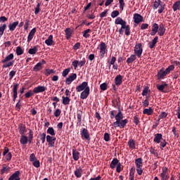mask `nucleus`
Instances as JSON below:
<instances>
[{"mask_svg":"<svg viewBox=\"0 0 180 180\" xmlns=\"http://www.w3.org/2000/svg\"><path fill=\"white\" fill-rule=\"evenodd\" d=\"M115 25H120L121 27L118 30L119 34L123 35V33H124V31L123 30L124 29L125 30V34L126 36H130V26L127 25L126 21L123 20V18L118 17L115 20Z\"/></svg>","mask_w":180,"mask_h":180,"instance_id":"1","label":"nucleus"},{"mask_svg":"<svg viewBox=\"0 0 180 180\" xmlns=\"http://www.w3.org/2000/svg\"><path fill=\"white\" fill-rule=\"evenodd\" d=\"M115 122H113L114 127H120V129H124L126 124L129 123L127 119L123 120V113L119 110L118 113L115 115Z\"/></svg>","mask_w":180,"mask_h":180,"instance_id":"2","label":"nucleus"},{"mask_svg":"<svg viewBox=\"0 0 180 180\" xmlns=\"http://www.w3.org/2000/svg\"><path fill=\"white\" fill-rule=\"evenodd\" d=\"M134 55L138 57V58H141V56L143 54V46L141 43L136 44L135 45L134 49Z\"/></svg>","mask_w":180,"mask_h":180,"instance_id":"3","label":"nucleus"},{"mask_svg":"<svg viewBox=\"0 0 180 180\" xmlns=\"http://www.w3.org/2000/svg\"><path fill=\"white\" fill-rule=\"evenodd\" d=\"M135 164L136 165V172L138 175H141V174H143V159L141 158L136 159Z\"/></svg>","mask_w":180,"mask_h":180,"instance_id":"4","label":"nucleus"},{"mask_svg":"<svg viewBox=\"0 0 180 180\" xmlns=\"http://www.w3.org/2000/svg\"><path fill=\"white\" fill-rule=\"evenodd\" d=\"M108 48V46H106V44L105 42H101L99 45V50H100V56L101 58H103L105 57V54H106V51L108 50L106 49Z\"/></svg>","mask_w":180,"mask_h":180,"instance_id":"5","label":"nucleus"},{"mask_svg":"<svg viewBox=\"0 0 180 180\" xmlns=\"http://www.w3.org/2000/svg\"><path fill=\"white\" fill-rule=\"evenodd\" d=\"M86 88H89L88 86V82H83L81 84L76 87L77 92H82V91H85Z\"/></svg>","mask_w":180,"mask_h":180,"instance_id":"6","label":"nucleus"},{"mask_svg":"<svg viewBox=\"0 0 180 180\" xmlns=\"http://www.w3.org/2000/svg\"><path fill=\"white\" fill-rule=\"evenodd\" d=\"M56 136H51L50 135L46 136V141L48 142V145L50 147H54V145L56 144Z\"/></svg>","mask_w":180,"mask_h":180,"instance_id":"7","label":"nucleus"},{"mask_svg":"<svg viewBox=\"0 0 180 180\" xmlns=\"http://www.w3.org/2000/svg\"><path fill=\"white\" fill-rule=\"evenodd\" d=\"M160 177L162 180H168V167H162V172L160 174Z\"/></svg>","mask_w":180,"mask_h":180,"instance_id":"8","label":"nucleus"},{"mask_svg":"<svg viewBox=\"0 0 180 180\" xmlns=\"http://www.w3.org/2000/svg\"><path fill=\"white\" fill-rule=\"evenodd\" d=\"M144 18L141 16V15L139 13L134 14V23L136 25H139V23H141V22H143Z\"/></svg>","mask_w":180,"mask_h":180,"instance_id":"9","label":"nucleus"},{"mask_svg":"<svg viewBox=\"0 0 180 180\" xmlns=\"http://www.w3.org/2000/svg\"><path fill=\"white\" fill-rule=\"evenodd\" d=\"M75 79H77V73H72L66 79L65 84L70 85L73 81H75Z\"/></svg>","mask_w":180,"mask_h":180,"instance_id":"10","label":"nucleus"},{"mask_svg":"<svg viewBox=\"0 0 180 180\" xmlns=\"http://www.w3.org/2000/svg\"><path fill=\"white\" fill-rule=\"evenodd\" d=\"M8 180H20V172H15L9 178Z\"/></svg>","mask_w":180,"mask_h":180,"instance_id":"11","label":"nucleus"},{"mask_svg":"<svg viewBox=\"0 0 180 180\" xmlns=\"http://www.w3.org/2000/svg\"><path fill=\"white\" fill-rule=\"evenodd\" d=\"M47 89L46 86H38L37 87H34L33 89L34 94H40L41 92H44Z\"/></svg>","mask_w":180,"mask_h":180,"instance_id":"12","label":"nucleus"},{"mask_svg":"<svg viewBox=\"0 0 180 180\" xmlns=\"http://www.w3.org/2000/svg\"><path fill=\"white\" fill-rule=\"evenodd\" d=\"M89 92H90V89L87 87L85 90H84L81 93L80 99H86V98L89 96Z\"/></svg>","mask_w":180,"mask_h":180,"instance_id":"13","label":"nucleus"},{"mask_svg":"<svg viewBox=\"0 0 180 180\" xmlns=\"http://www.w3.org/2000/svg\"><path fill=\"white\" fill-rule=\"evenodd\" d=\"M167 73L164 70V68H162L158 72V79H164L165 77H167Z\"/></svg>","mask_w":180,"mask_h":180,"instance_id":"14","label":"nucleus"},{"mask_svg":"<svg viewBox=\"0 0 180 180\" xmlns=\"http://www.w3.org/2000/svg\"><path fill=\"white\" fill-rule=\"evenodd\" d=\"M34 34H36V27H34L29 33L27 37V42L30 43L32 40H33V37H34Z\"/></svg>","mask_w":180,"mask_h":180,"instance_id":"15","label":"nucleus"},{"mask_svg":"<svg viewBox=\"0 0 180 180\" xmlns=\"http://www.w3.org/2000/svg\"><path fill=\"white\" fill-rule=\"evenodd\" d=\"M19 86V84H15L13 87V101L15 102L16 101V98H18V88Z\"/></svg>","mask_w":180,"mask_h":180,"instance_id":"16","label":"nucleus"},{"mask_svg":"<svg viewBox=\"0 0 180 180\" xmlns=\"http://www.w3.org/2000/svg\"><path fill=\"white\" fill-rule=\"evenodd\" d=\"M159 29H160V27L158 26V24L154 23L152 27V32H150V35L155 36Z\"/></svg>","mask_w":180,"mask_h":180,"instance_id":"17","label":"nucleus"},{"mask_svg":"<svg viewBox=\"0 0 180 180\" xmlns=\"http://www.w3.org/2000/svg\"><path fill=\"white\" fill-rule=\"evenodd\" d=\"M122 82H123V76L121 75H117L115 79V85H122Z\"/></svg>","mask_w":180,"mask_h":180,"instance_id":"18","label":"nucleus"},{"mask_svg":"<svg viewBox=\"0 0 180 180\" xmlns=\"http://www.w3.org/2000/svg\"><path fill=\"white\" fill-rule=\"evenodd\" d=\"M72 158L75 161H78L79 160V152L77 149H72Z\"/></svg>","mask_w":180,"mask_h":180,"instance_id":"19","label":"nucleus"},{"mask_svg":"<svg viewBox=\"0 0 180 180\" xmlns=\"http://www.w3.org/2000/svg\"><path fill=\"white\" fill-rule=\"evenodd\" d=\"M65 33L67 40H70V39H71V36H72V30L71 28H66L65 30Z\"/></svg>","mask_w":180,"mask_h":180,"instance_id":"20","label":"nucleus"},{"mask_svg":"<svg viewBox=\"0 0 180 180\" xmlns=\"http://www.w3.org/2000/svg\"><path fill=\"white\" fill-rule=\"evenodd\" d=\"M128 146L131 150H136V141L133 139H129L128 141Z\"/></svg>","mask_w":180,"mask_h":180,"instance_id":"21","label":"nucleus"},{"mask_svg":"<svg viewBox=\"0 0 180 180\" xmlns=\"http://www.w3.org/2000/svg\"><path fill=\"white\" fill-rule=\"evenodd\" d=\"M18 129L20 134H21V136L25 135V133L26 131V125L23 124H20L18 126Z\"/></svg>","mask_w":180,"mask_h":180,"instance_id":"22","label":"nucleus"},{"mask_svg":"<svg viewBox=\"0 0 180 180\" xmlns=\"http://www.w3.org/2000/svg\"><path fill=\"white\" fill-rule=\"evenodd\" d=\"M18 25H19L18 21H15V22H13V23H10L8 25V29H9L10 32H13V30H15V29H16Z\"/></svg>","mask_w":180,"mask_h":180,"instance_id":"23","label":"nucleus"},{"mask_svg":"<svg viewBox=\"0 0 180 180\" xmlns=\"http://www.w3.org/2000/svg\"><path fill=\"white\" fill-rule=\"evenodd\" d=\"M161 140H162V134H155V138L153 139L155 143L160 144V143H161Z\"/></svg>","mask_w":180,"mask_h":180,"instance_id":"24","label":"nucleus"},{"mask_svg":"<svg viewBox=\"0 0 180 180\" xmlns=\"http://www.w3.org/2000/svg\"><path fill=\"white\" fill-rule=\"evenodd\" d=\"M165 27L164 26V25H160V26H159V30H158V34L159 35V36H162L163 34H165Z\"/></svg>","mask_w":180,"mask_h":180,"instance_id":"25","label":"nucleus"},{"mask_svg":"<svg viewBox=\"0 0 180 180\" xmlns=\"http://www.w3.org/2000/svg\"><path fill=\"white\" fill-rule=\"evenodd\" d=\"M158 41V37H155L150 42H149V48L154 49Z\"/></svg>","mask_w":180,"mask_h":180,"instance_id":"26","label":"nucleus"},{"mask_svg":"<svg viewBox=\"0 0 180 180\" xmlns=\"http://www.w3.org/2000/svg\"><path fill=\"white\" fill-rule=\"evenodd\" d=\"M119 160H117V158H114L110 165V167L112 169L116 168V166H117V165L119 164Z\"/></svg>","mask_w":180,"mask_h":180,"instance_id":"27","label":"nucleus"},{"mask_svg":"<svg viewBox=\"0 0 180 180\" xmlns=\"http://www.w3.org/2000/svg\"><path fill=\"white\" fill-rule=\"evenodd\" d=\"M82 137H84L86 140H88L89 139V134L88 133V129L84 128L82 130V134H81Z\"/></svg>","mask_w":180,"mask_h":180,"instance_id":"28","label":"nucleus"},{"mask_svg":"<svg viewBox=\"0 0 180 180\" xmlns=\"http://www.w3.org/2000/svg\"><path fill=\"white\" fill-rule=\"evenodd\" d=\"M75 175L76 178H81L82 176V169L81 167L76 169Z\"/></svg>","mask_w":180,"mask_h":180,"instance_id":"29","label":"nucleus"},{"mask_svg":"<svg viewBox=\"0 0 180 180\" xmlns=\"http://www.w3.org/2000/svg\"><path fill=\"white\" fill-rule=\"evenodd\" d=\"M137 58L136 55H131L129 58H127V64H131V63H134V61H136Z\"/></svg>","mask_w":180,"mask_h":180,"instance_id":"30","label":"nucleus"},{"mask_svg":"<svg viewBox=\"0 0 180 180\" xmlns=\"http://www.w3.org/2000/svg\"><path fill=\"white\" fill-rule=\"evenodd\" d=\"M143 115H148V116H151V115L154 113V110L151 108H146L143 110Z\"/></svg>","mask_w":180,"mask_h":180,"instance_id":"31","label":"nucleus"},{"mask_svg":"<svg viewBox=\"0 0 180 180\" xmlns=\"http://www.w3.org/2000/svg\"><path fill=\"white\" fill-rule=\"evenodd\" d=\"M28 141H29V139H27V136L25 135H21V138L20 140V144H22V146H25V144H27Z\"/></svg>","mask_w":180,"mask_h":180,"instance_id":"32","label":"nucleus"},{"mask_svg":"<svg viewBox=\"0 0 180 180\" xmlns=\"http://www.w3.org/2000/svg\"><path fill=\"white\" fill-rule=\"evenodd\" d=\"M13 53H10L7 56L4 60H1V63H8V61H11V60H13Z\"/></svg>","mask_w":180,"mask_h":180,"instance_id":"33","label":"nucleus"},{"mask_svg":"<svg viewBox=\"0 0 180 180\" xmlns=\"http://www.w3.org/2000/svg\"><path fill=\"white\" fill-rule=\"evenodd\" d=\"M53 35H49L48 39L45 41L46 46H53Z\"/></svg>","mask_w":180,"mask_h":180,"instance_id":"34","label":"nucleus"},{"mask_svg":"<svg viewBox=\"0 0 180 180\" xmlns=\"http://www.w3.org/2000/svg\"><path fill=\"white\" fill-rule=\"evenodd\" d=\"M70 101L71 100L70 99V97H65V96L62 97V103L63 105H70Z\"/></svg>","mask_w":180,"mask_h":180,"instance_id":"35","label":"nucleus"},{"mask_svg":"<svg viewBox=\"0 0 180 180\" xmlns=\"http://www.w3.org/2000/svg\"><path fill=\"white\" fill-rule=\"evenodd\" d=\"M77 126H81L82 122V113L77 112Z\"/></svg>","mask_w":180,"mask_h":180,"instance_id":"36","label":"nucleus"},{"mask_svg":"<svg viewBox=\"0 0 180 180\" xmlns=\"http://www.w3.org/2000/svg\"><path fill=\"white\" fill-rule=\"evenodd\" d=\"M179 8H180V1H177L173 4L174 12H176V11L179 9Z\"/></svg>","mask_w":180,"mask_h":180,"instance_id":"37","label":"nucleus"},{"mask_svg":"<svg viewBox=\"0 0 180 180\" xmlns=\"http://www.w3.org/2000/svg\"><path fill=\"white\" fill-rule=\"evenodd\" d=\"M43 68V66L41 65V63H38L37 65H34L33 70L35 71V72H37V71H40Z\"/></svg>","mask_w":180,"mask_h":180,"instance_id":"38","label":"nucleus"},{"mask_svg":"<svg viewBox=\"0 0 180 180\" xmlns=\"http://www.w3.org/2000/svg\"><path fill=\"white\" fill-rule=\"evenodd\" d=\"M46 133L47 134H50L51 136H56V132L54 131V128L53 127L48 128Z\"/></svg>","mask_w":180,"mask_h":180,"instance_id":"39","label":"nucleus"},{"mask_svg":"<svg viewBox=\"0 0 180 180\" xmlns=\"http://www.w3.org/2000/svg\"><path fill=\"white\" fill-rule=\"evenodd\" d=\"M11 167H8V166H3V168L1 169V174L4 175V174L8 172V171H10Z\"/></svg>","mask_w":180,"mask_h":180,"instance_id":"40","label":"nucleus"},{"mask_svg":"<svg viewBox=\"0 0 180 180\" xmlns=\"http://www.w3.org/2000/svg\"><path fill=\"white\" fill-rule=\"evenodd\" d=\"M15 53H16L17 56H22V54H23V53H25V51H23V49H22V47L18 46L16 48Z\"/></svg>","mask_w":180,"mask_h":180,"instance_id":"41","label":"nucleus"},{"mask_svg":"<svg viewBox=\"0 0 180 180\" xmlns=\"http://www.w3.org/2000/svg\"><path fill=\"white\" fill-rule=\"evenodd\" d=\"M28 141L30 144L33 141V131L32 129H29Z\"/></svg>","mask_w":180,"mask_h":180,"instance_id":"42","label":"nucleus"},{"mask_svg":"<svg viewBox=\"0 0 180 180\" xmlns=\"http://www.w3.org/2000/svg\"><path fill=\"white\" fill-rule=\"evenodd\" d=\"M149 151L150 154H153L155 157H158V152H157V150H155L154 148L150 147L149 148Z\"/></svg>","mask_w":180,"mask_h":180,"instance_id":"43","label":"nucleus"},{"mask_svg":"<svg viewBox=\"0 0 180 180\" xmlns=\"http://www.w3.org/2000/svg\"><path fill=\"white\" fill-rule=\"evenodd\" d=\"M89 33H91V29H87L83 32V37L88 39L91 36Z\"/></svg>","mask_w":180,"mask_h":180,"instance_id":"44","label":"nucleus"},{"mask_svg":"<svg viewBox=\"0 0 180 180\" xmlns=\"http://www.w3.org/2000/svg\"><path fill=\"white\" fill-rule=\"evenodd\" d=\"M174 69H175V66H174V65H171L167 68H166L165 71L166 74L168 75L169 74V72H171V71H174Z\"/></svg>","mask_w":180,"mask_h":180,"instance_id":"45","label":"nucleus"},{"mask_svg":"<svg viewBox=\"0 0 180 180\" xmlns=\"http://www.w3.org/2000/svg\"><path fill=\"white\" fill-rule=\"evenodd\" d=\"M13 60L6 63L2 65V68H9V67H12V65H13Z\"/></svg>","mask_w":180,"mask_h":180,"instance_id":"46","label":"nucleus"},{"mask_svg":"<svg viewBox=\"0 0 180 180\" xmlns=\"http://www.w3.org/2000/svg\"><path fill=\"white\" fill-rule=\"evenodd\" d=\"M40 140L41 141L42 144H44L46 143V139L47 136H46V133H42L39 134Z\"/></svg>","mask_w":180,"mask_h":180,"instance_id":"47","label":"nucleus"},{"mask_svg":"<svg viewBox=\"0 0 180 180\" xmlns=\"http://www.w3.org/2000/svg\"><path fill=\"white\" fill-rule=\"evenodd\" d=\"M5 29H6V24H4L0 26V36L4 35V32H5Z\"/></svg>","mask_w":180,"mask_h":180,"instance_id":"48","label":"nucleus"},{"mask_svg":"<svg viewBox=\"0 0 180 180\" xmlns=\"http://www.w3.org/2000/svg\"><path fill=\"white\" fill-rule=\"evenodd\" d=\"M119 15H120V13H119V11H113L111 13V18L115 19V18H117V16H119Z\"/></svg>","mask_w":180,"mask_h":180,"instance_id":"49","label":"nucleus"},{"mask_svg":"<svg viewBox=\"0 0 180 180\" xmlns=\"http://www.w3.org/2000/svg\"><path fill=\"white\" fill-rule=\"evenodd\" d=\"M28 53L29 54H36L37 53V48L34 46L32 49H30Z\"/></svg>","mask_w":180,"mask_h":180,"instance_id":"50","label":"nucleus"},{"mask_svg":"<svg viewBox=\"0 0 180 180\" xmlns=\"http://www.w3.org/2000/svg\"><path fill=\"white\" fill-rule=\"evenodd\" d=\"M70 71H71V69L70 68H67L65 70H64L62 72V75L63 77H65L68 75V74H70Z\"/></svg>","mask_w":180,"mask_h":180,"instance_id":"51","label":"nucleus"},{"mask_svg":"<svg viewBox=\"0 0 180 180\" xmlns=\"http://www.w3.org/2000/svg\"><path fill=\"white\" fill-rule=\"evenodd\" d=\"M167 86V84H158L157 85V89H158V91H164V89H165V86Z\"/></svg>","mask_w":180,"mask_h":180,"instance_id":"52","label":"nucleus"},{"mask_svg":"<svg viewBox=\"0 0 180 180\" xmlns=\"http://www.w3.org/2000/svg\"><path fill=\"white\" fill-rule=\"evenodd\" d=\"M148 92H150V90H148V86L145 87L142 92V96H147Z\"/></svg>","mask_w":180,"mask_h":180,"instance_id":"53","label":"nucleus"},{"mask_svg":"<svg viewBox=\"0 0 180 180\" xmlns=\"http://www.w3.org/2000/svg\"><path fill=\"white\" fill-rule=\"evenodd\" d=\"M120 9L123 11L124 9V0H119Z\"/></svg>","mask_w":180,"mask_h":180,"instance_id":"54","label":"nucleus"},{"mask_svg":"<svg viewBox=\"0 0 180 180\" xmlns=\"http://www.w3.org/2000/svg\"><path fill=\"white\" fill-rule=\"evenodd\" d=\"M100 89L101 91H106L108 89V84L106 83H103L100 85Z\"/></svg>","mask_w":180,"mask_h":180,"instance_id":"55","label":"nucleus"},{"mask_svg":"<svg viewBox=\"0 0 180 180\" xmlns=\"http://www.w3.org/2000/svg\"><path fill=\"white\" fill-rule=\"evenodd\" d=\"M160 4H161V0L155 1L153 4V8L157 9L158 6H160Z\"/></svg>","mask_w":180,"mask_h":180,"instance_id":"56","label":"nucleus"},{"mask_svg":"<svg viewBox=\"0 0 180 180\" xmlns=\"http://www.w3.org/2000/svg\"><path fill=\"white\" fill-rule=\"evenodd\" d=\"M4 157L6 161H11V160H12V153H8L6 155H4Z\"/></svg>","mask_w":180,"mask_h":180,"instance_id":"57","label":"nucleus"},{"mask_svg":"<svg viewBox=\"0 0 180 180\" xmlns=\"http://www.w3.org/2000/svg\"><path fill=\"white\" fill-rule=\"evenodd\" d=\"M53 115L55 116V117H58V116H60V115H61V110L60 109H56L55 110V112H53Z\"/></svg>","mask_w":180,"mask_h":180,"instance_id":"58","label":"nucleus"},{"mask_svg":"<svg viewBox=\"0 0 180 180\" xmlns=\"http://www.w3.org/2000/svg\"><path fill=\"white\" fill-rule=\"evenodd\" d=\"M32 165L35 167V168H39L40 167V161L39 160H34Z\"/></svg>","mask_w":180,"mask_h":180,"instance_id":"59","label":"nucleus"},{"mask_svg":"<svg viewBox=\"0 0 180 180\" xmlns=\"http://www.w3.org/2000/svg\"><path fill=\"white\" fill-rule=\"evenodd\" d=\"M39 12H40V3H38L34 11L35 15H39Z\"/></svg>","mask_w":180,"mask_h":180,"instance_id":"60","label":"nucleus"},{"mask_svg":"<svg viewBox=\"0 0 180 180\" xmlns=\"http://www.w3.org/2000/svg\"><path fill=\"white\" fill-rule=\"evenodd\" d=\"M29 25H30V20H26L24 25V30H27V29H29Z\"/></svg>","mask_w":180,"mask_h":180,"instance_id":"61","label":"nucleus"},{"mask_svg":"<svg viewBox=\"0 0 180 180\" xmlns=\"http://www.w3.org/2000/svg\"><path fill=\"white\" fill-rule=\"evenodd\" d=\"M72 67H74L75 70L78 68V65H79L78 60H75L74 61H72Z\"/></svg>","mask_w":180,"mask_h":180,"instance_id":"62","label":"nucleus"},{"mask_svg":"<svg viewBox=\"0 0 180 180\" xmlns=\"http://www.w3.org/2000/svg\"><path fill=\"white\" fill-rule=\"evenodd\" d=\"M37 159L36 158V155H34V153H32L30 156V161H31L32 162H34Z\"/></svg>","mask_w":180,"mask_h":180,"instance_id":"63","label":"nucleus"},{"mask_svg":"<svg viewBox=\"0 0 180 180\" xmlns=\"http://www.w3.org/2000/svg\"><path fill=\"white\" fill-rule=\"evenodd\" d=\"M86 63L85 58H83L82 60L78 61L79 67H84V65Z\"/></svg>","mask_w":180,"mask_h":180,"instance_id":"64","label":"nucleus"}]
</instances>
